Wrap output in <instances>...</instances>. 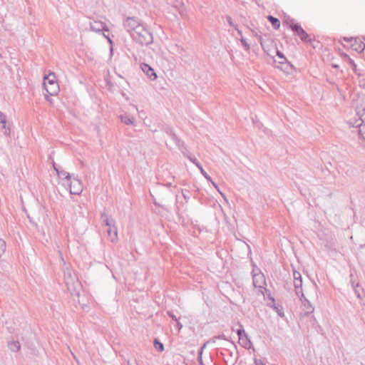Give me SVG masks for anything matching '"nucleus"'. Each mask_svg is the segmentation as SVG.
<instances>
[{"label":"nucleus","instance_id":"f257e3e1","mask_svg":"<svg viewBox=\"0 0 365 365\" xmlns=\"http://www.w3.org/2000/svg\"><path fill=\"white\" fill-rule=\"evenodd\" d=\"M133 40L140 46H148L153 41V36L144 25L138 27L137 30L131 33Z\"/></svg>","mask_w":365,"mask_h":365},{"label":"nucleus","instance_id":"f03ea898","mask_svg":"<svg viewBox=\"0 0 365 365\" xmlns=\"http://www.w3.org/2000/svg\"><path fill=\"white\" fill-rule=\"evenodd\" d=\"M101 221L102 225L107 227L106 232L108 237L111 242H115L118 238V229L115 225V220L103 212L101 215Z\"/></svg>","mask_w":365,"mask_h":365},{"label":"nucleus","instance_id":"7ed1b4c3","mask_svg":"<svg viewBox=\"0 0 365 365\" xmlns=\"http://www.w3.org/2000/svg\"><path fill=\"white\" fill-rule=\"evenodd\" d=\"M43 85L49 96H54L57 94L59 91L56 77L53 73H50L48 75L44 76Z\"/></svg>","mask_w":365,"mask_h":365},{"label":"nucleus","instance_id":"20e7f679","mask_svg":"<svg viewBox=\"0 0 365 365\" xmlns=\"http://www.w3.org/2000/svg\"><path fill=\"white\" fill-rule=\"evenodd\" d=\"M296 35H297L300 39L304 42H309L312 48L314 49L317 46L313 44L315 41L314 38L312 39L298 23L296 25H293V28L291 29Z\"/></svg>","mask_w":365,"mask_h":365},{"label":"nucleus","instance_id":"39448f33","mask_svg":"<svg viewBox=\"0 0 365 365\" xmlns=\"http://www.w3.org/2000/svg\"><path fill=\"white\" fill-rule=\"evenodd\" d=\"M344 40L346 42L347 47L358 53H361L365 49V43L359 38H344Z\"/></svg>","mask_w":365,"mask_h":365},{"label":"nucleus","instance_id":"423d86ee","mask_svg":"<svg viewBox=\"0 0 365 365\" xmlns=\"http://www.w3.org/2000/svg\"><path fill=\"white\" fill-rule=\"evenodd\" d=\"M276 54L279 59L278 61H274L275 63L279 64L277 65L276 67L286 73H289V71L294 68V66L287 61L282 52L276 49Z\"/></svg>","mask_w":365,"mask_h":365},{"label":"nucleus","instance_id":"0eeeda50","mask_svg":"<svg viewBox=\"0 0 365 365\" xmlns=\"http://www.w3.org/2000/svg\"><path fill=\"white\" fill-rule=\"evenodd\" d=\"M293 277L295 294L300 299V300H302V298H304V295L302 290V274L300 272L294 270Z\"/></svg>","mask_w":365,"mask_h":365},{"label":"nucleus","instance_id":"6e6552de","mask_svg":"<svg viewBox=\"0 0 365 365\" xmlns=\"http://www.w3.org/2000/svg\"><path fill=\"white\" fill-rule=\"evenodd\" d=\"M237 324L240 327V329L236 330V333L239 338L240 344L246 349L250 348L252 345L250 339H249L247 333L243 329L242 325L240 322H238Z\"/></svg>","mask_w":365,"mask_h":365},{"label":"nucleus","instance_id":"1a4fd4ad","mask_svg":"<svg viewBox=\"0 0 365 365\" xmlns=\"http://www.w3.org/2000/svg\"><path fill=\"white\" fill-rule=\"evenodd\" d=\"M143 24L135 17H128L123 22V26L126 31L131 35V33L135 31L138 27Z\"/></svg>","mask_w":365,"mask_h":365},{"label":"nucleus","instance_id":"9d476101","mask_svg":"<svg viewBox=\"0 0 365 365\" xmlns=\"http://www.w3.org/2000/svg\"><path fill=\"white\" fill-rule=\"evenodd\" d=\"M67 185H69L70 192L72 195H79L83 190L82 182L76 178H71L67 183Z\"/></svg>","mask_w":365,"mask_h":365},{"label":"nucleus","instance_id":"9b49d317","mask_svg":"<svg viewBox=\"0 0 365 365\" xmlns=\"http://www.w3.org/2000/svg\"><path fill=\"white\" fill-rule=\"evenodd\" d=\"M168 4L178 11L182 17L187 16V10L182 0H169Z\"/></svg>","mask_w":365,"mask_h":365},{"label":"nucleus","instance_id":"f8f14e48","mask_svg":"<svg viewBox=\"0 0 365 365\" xmlns=\"http://www.w3.org/2000/svg\"><path fill=\"white\" fill-rule=\"evenodd\" d=\"M184 155H185L189 160L190 162H192L193 164H195L197 168L200 170V173H202V175L208 180V181H212V178L210 175H208L207 174V173L205 171V170L203 169L202 166L201 165V164L198 162V160H197L196 158L192 156V155H190L188 154H186V153H184Z\"/></svg>","mask_w":365,"mask_h":365},{"label":"nucleus","instance_id":"ddd939ff","mask_svg":"<svg viewBox=\"0 0 365 365\" xmlns=\"http://www.w3.org/2000/svg\"><path fill=\"white\" fill-rule=\"evenodd\" d=\"M91 30L95 32H101L102 31H108L106 24L102 21H94L90 23Z\"/></svg>","mask_w":365,"mask_h":365},{"label":"nucleus","instance_id":"4468645a","mask_svg":"<svg viewBox=\"0 0 365 365\" xmlns=\"http://www.w3.org/2000/svg\"><path fill=\"white\" fill-rule=\"evenodd\" d=\"M141 68L143 71L146 74V76L150 79V80H155L157 78L156 73L155 72L154 69L149 66L147 63H142L141 64Z\"/></svg>","mask_w":365,"mask_h":365},{"label":"nucleus","instance_id":"2eb2a0df","mask_svg":"<svg viewBox=\"0 0 365 365\" xmlns=\"http://www.w3.org/2000/svg\"><path fill=\"white\" fill-rule=\"evenodd\" d=\"M65 282L67 285L68 289L71 291V293L73 294V292L71 291V286L74 287V282L76 280V277L72 274L71 270H68L65 272L64 274ZM75 289V287H73Z\"/></svg>","mask_w":365,"mask_h":365},{"label":"nucleus","instance_id":"dca6fc26","mask_svg":"<svg viewBox=\"0 0 365 365\" xmlns=\"http://www.w3.org/2000/svg\"><path fill=\"white\" fill-rule=\"evenodd\" d=\"M267 306L272 307L280 317L284 316V309L281 304H276L274 297H270V302L267 303Z\"/></svg>","mask_w":365,"mask_h":365},{"label":"nucleus","instance_id":"f3484780","mask_svg":"<svg viewBox=\"0 0 365 365\" xmlns=\"http://www.w3.org/2000/svg\"><path fill=\"white\" fill-rule=\"evenodd\" d=\"M265 284V279L263 274H255L253 275V285L255 287L263 288Z\"/></svg>","mask_w":365,"mask_h":365},{"label":"nucleus","instance_id":"a211bd4d","mask_svg":"<svg viewBox=\"0 0 365 365\" xmlns=\"http://www.w3.org/2000/svg\"><path fill=\"white\" fill-rule=\"evenodd\" d=\"M165 131L168 135H169L172 138V139L176 143V144L178 146H180L181 145L183 144V142L175 133L173 128L168 126L165 128Z\"/></svg>","mask_w":365,"mask_h":365},{"label":"nucleus","instance_id":"6ab92c4d","mask_svg":"<svg viewBox=\"0 0 365 365\" xmlns=\"http://www.w3.org/2000/svg\"><path fill=\"white\" fill-rule=\"evenodd\" d=\"M304 305V311L306 315L313 313L314 308L312 305L309 301H308L305 297L302 298L301 300Z\"/></svg>","mask_w":365,"mask_h":365},{"label":"nucleus","instance_id":"aec40b11","mask_svg":"<svg viewBox=\"0 0 365 365\" xmlns=\"http://www.w3.org/2000/svg\"><path fill=\"white\" fill-rule=\"evenodd\" d=\"M8 347L11 351L18 352L21 349V345L18 340H12L8 342Z\"/></svg>","mask_w":365,"mask_h":365},{"label":"nucleus","instance_id":"412c9836","mask_svg":"<svg viewBox=\"0 0 365 365\" xmlns=\"http://www.w3.org/2000/svg\"><path fill=\"white\" fill-rule=\"evenodd\" d=\"M267 19L274 29H278L280 27V21L277 18L272 15H268Z\"/></svg>","mask_w":365,"mask_h":365},{"label":"nucleus","instance_id":"4be33fe9","mask_svg":"<svg viewBox=\"0 0 365 365\" xmlns=\"http://www.w3.org/2000/svg\"><path fill=\"white\" fill-rule=\"evenodd\" d=\"M57 175L58 178L66 180L67 182H68V181H70L71 179V175L70 173L63 170H57Z\"/></svg>","mask_w":365,"mask_h":365},{"label":"nucleus","instance_id":"5701e85b","mask_svg":"<svg viewBox=\"0 0 365 365\" xmlns=\"http://www.w3.org/2000/svg\"><path fill=\"white\" fill-rule=\"evenodd\" d=\"M283 24L287 25L290 29L293 28V25H296L297 23H295L294 19L291 18L290 16H284L283 21Z\"/></svg>","mask_w":365,"mask_h":365},{"label":"nucleus","instance_id":"b1692460","mask_svg":"<svg viewBox=\"0 0 365 365\" xmlns=\"http://www.w3.org/2000/svg\"><path fill=\"white\" fill-rule=\"evenodd\" d=\"M210 341H206L205 343H204L203 345L200 348V349L197 352V361H198V363L200 365H205V364L203 363V361H202V355L205 348L206 347L207 344Z\"/></svg>","mask_w":365,"mask_h":365},{"label":"nucleus","instance_id":"393cba45","mask_svg":"<svg viewBox=\"0 0 365 365\" xmlns=\"http://www.w3.org/2000/svg\"><path fill=\"white\" fill-rule=\"evenodd\" d=\"M120 117L121 121L125 125H131L133 123V118L128 115H121Z\"/></svg>","mask_w":365,"mask_h":365},{"label":"nucleus","instance_id":"a878e982","mask_svg":"<svg viewBox=\"0 0 365 365\" xmlns=\"http://www.w3.org/2000/svg\"><path fill=\"white\" fill-rule=\"evenodd\" d=\"M153 346L156 350H158L160 352L164 350L163 344L162 342H160L158 339H154Z\"/></svg>","mask_w":365,"mask_h":365},{"label":"nucleus","instance_id":"bb28decb","mask_svg":"<svg viewBox=\"0 0 365 365\" xmlns=\"http://www.w3.org/2000/svg\"><path fill=\"white\" fill-rule=\"evenodd\" d=\"M6 251V242L5 241L0 238V257Z\"/></svg>","mask_w":365,"mask_h":365},{"label":"nucleus","instance_id":"cd10ccee","mask_svg":"<svg viewBox=\"0 0 365 365\" xmlns=\"http://www.w3.org/2000/svg\"><path fill=\"white\" fill-rule=\"evenodd\" d=\"M217 339L227 340V338H226L225 335L220 334V335L213 336L209 341H212V343H215Z\"/></svg>","mask_w":365,"mask_h":365},{"label":"nucleus","instance_id":"c85d7f7f","mask_svg":"<svg viewBox=\"0 0 365 365\" xmlns=\"http://www.w3.org/2000/svg\"><path fill=\"white\" fill-rule=\"evenodd\" d=\"M240 41L242 44V46H244L245 49L246 51H249L250 49V44L247 42V41L243 38H240Z\"/></svg>","mask_w":365,"mask_h":365},{"label":"nucleus","instance_id":"c756f323","mask_svg":"<svg viewBox=\"0 0 365 365\" xmlns=\"http://www.w3.org/2000/svg\"><path fill=\"white\" fill-rule=\"evenodd\" d=\"M344 57H346L349 61V63L351 64V66H352L353 69L354 70H356V64L354 63V61L349 57L348 55L346 54H344Z\"/></svg>","mask_w":365,"mask_h":365},{"label":"nucleus","instance_id":"7c9ffc66","mask_svg":"<svg viewBox=\"0 0 365 365\" xmlns=\"http://www.w3.org/2000/svg\"><path fill=\"white\" fill-rule=\"evenodd\" d=\"M226 20L230 26L234 28H236L237 26V25L232 21L231 16H226Z\"/></svg>","mask_w":365,"mask_h":365},{"label":"nucleus","instance_id":"2f4dec72","mask_svg":"<svg viewBox=\"0 0 365 365\" xmlns=\"http://www.w3.org/2000/svg\"><path fill=\"white\" fill-rule=\"evenodd\" d=\"M248 29L250 30V31L252 32V34H253V36H255V37H257V38H258V40H259V41L260 44L262 46V36H259V35L257 34V33L255 30H253V29H250V28H248Z\"/></svg>","mask_w":365,"mask_h":365},{"label":"nucleus","instance_id":"473e14b6","mask_svg":"<svg viewBox=\"0 0 365 365\" xmlns=\"http://www.w3.org/2000/svg\"><path fill=\"white\" fill-rule=\"evenodd\" d=\"M0 122L1 124H5L7 123L6 116L1 111H0Z\"/></svg>","mask_w":365,"mask_h":365},{"label":"nucleus","instance_id":"72a5a7b5","mask_svg":"<svg viewBox=\"0 0 365 365\" xmlns=\"http://www.w3.org/2000/svg\"><path fill=\"white\" fill-rule=\"evenodd\" d=\"M359 134L365 140V124L359 128Z\"/></svg>","mask_w":365,"mask_h":365},{"label":"nucleus","instance_id":"f704fd0d","mask_svg":"<svg viewBox=\"0 0 365 365\" xmlns=\"http://www.w3.org/2000/svg\"><path fill=\"white\" fill-rule=\"evenodd\" d=\"M168 315L174 321H178L177 317L174 314L173 311H168L167 312Z\"/></svg>","mask_w":365,"mask_h":365},{"label":"nucleus","instance_id":"c9c22d12","mask_svg":"<svg viewBox=\"0 0 365 365\" xmlns=\"http://www.w3.org/2000/svg\"><path fill=\"white\" fill-rule=\"evenodd\" d=\"M182 195L184 199L185 200V202H187L188 200L190 199V197L185 193L183 190H182Z\"/></svg>","mask_w":365,"mask_h":365},{"label":"nucleus","instance_id":"e433bc0d","mask_svg":"<svg viewBox=\"0 0 365 365\" xmlns=\"http://www.w3.org/2000/svg\"><path fill=\"white\" fill-rule=\"evenodd\" d=\"M255 365H265L261 359H255Z\"/></svg>","mask_w":365,"mask_h":365},{"label":"nucleus","instance_id":"4c0bfd02","mask_svg":"<svg viewBox=\"0 0 365 365\" xmlns=\"http://www.w3.org/2000/svg\"><path fill=\"white\" fill-rule=\"evenodd\" d=\"M175 322H176V327H177V328L178 329V331H180L181 330L182 327V324L180 322H178V320L175 321Z\"/></svg>","mask_w":365,"mask_h":365},{"label":"nucleus","instance_id":"58836bf2","mask_svg":"<svg viewBox=\"0 0 365 365\" xmlns=\"http://www.w3.org/2000/svg\"><path fill=\"white\" fill-rule=\"evenodd\" d=\"M10 131H11L10 128L8 127L7 129H4V133L5 135L9 136L10 135Z\"/></svg>","mask_w":365,"mask_h":365},{"label":"nucleus","instance_id":"ea45409f","mask_svg":"<svg viewBox=\"0 0 365 365\" xmlns=\"http://www.w3.org/2000/svg\"><path fill=\"white\" fill-rule=\"evenodd\" d=\"M235 29L237 31V32L238 35L240 36V38L243 37L242 31L238 29V26L235 28Z\"/></svg>","mask_w":365,"mask_h":365},{"label":"nucleus","instance_id":"a19ab883","mask_svg":"<svg viewBox=\"0 0 365 365\" xmlns=\"http://www.w3.org/2000/svg\"><path fill=\"white\" fill-rule=\"evenodd\" d=\"M53 168L56 173H57V170H60L59 168L57 166V165L54 162H53Z\"/></svg>","mask_w":365,"mask_h":365},{"label":"nucleus","instance_id":"79ce46f5","mask_svg":"<svg viewBox=\"0 0 365 365\" xmlns=\"http://www.w3.org/2000/svg\"><path fill=\"white\" fill-rule=\"evenodd\" d=\"M265 289L266 293L269 292V294H267V297L270 300V297H272L271 296L270 292L268 289Z\"/></svg>","mask_w":365,"mask_h":365},{"label":"nucleus","instance_id":"37998d69","mask_svg":"<svg viewBox=\"0 0 365 365\" xmlns=\"http://www.w3.org/2000/svg\"><path fill=\"white\" fill-rule=\"evenodd\" d=\"M210 182H212V185L219 191V188H218V186L217 185V184L215 182H213L212 180Z\"/></svg>","mask_w":365,"mask_h":365},{"label":"nucleus","instance_id":"c03bdc74","mask_svg":"<svg viewBox=\"0 0 365 365\" xmlns=\"http://www.w3.org/2000/svg\"><path fill=\"white\" fill-rule=\"evenodd\" d=\"M153 204L157 207H162V205L157 202L155 200H154Z\"/></svg>","mask_w":365,"mask_h":365},{"label":"nucleus","instance_id":"a18cd8bd","mask_svg":"<svg viewBox=\"0 0 365 365\" xmlns=\"http://www.w3.org/2000/svg\"><path fill=\"white\" fill-rule=\"evenodd\" d=\"M104 36H105V37L108 39V42H109L110 44H112V43H113L112 40H111L108 36H106V35H104Z\"/></svg>","mask_w":365,"mask_h":365},{"label":"nucleus","instance_id":"49530a36","mask_svg":"<svg viewBox=\"0 0 365 365\" xmlns=\"http://www.w3.org/2000/svg\"><path fill=\"white\" fill-rule=\"evenodd\" d=\"M2 128H3L4 129H7V128H8V127H7V123H5V124H2Z\"/></svg>","mask_w":365,"mask_h":365},{"label":"nucleus","instance_id":"de8ad7c7","mask_svg":"<svg viewBox=\"0 0 365 365\" xmlns=\"http://www.w3.org/2000/svg\"><path fill=\"white\" fill-rule=\"evenodd\" d=\"M167 187H170L172 185L171 182H168L165 185Z\"/></svg>","mask_w":365,"mask_h":365},{"label":"nucleus","instance_id":"09e8293b","mask_svg":"<svg viewBox=\"0 0 365 365\" xmlns=\"http://www.w3.org/2000/svg\"><path fill=\"white\" fill-rule=\"evenodd\" d=\"M312 365H316V364H314V362H312Z\"/></svg>","mask_w":365,"mask_h":365},{"label":"nucleus","instance_id":"8fccbe9b","mask_svg":"<svg viewBox=\"0 0 365 365\" xmlns=\"http://www.w3.org/2000/svg\"><path fill=\"white\" fill-rule=\"evenodd\" d=\"M0 58H2V56H1V53H0Z\"/></svg>","mask_w":365,"mask_h":365}]
</instances>
